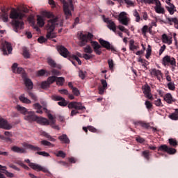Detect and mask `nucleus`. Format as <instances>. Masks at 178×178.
<instances>
[{"label":"nucleus","instance_id":"bb28decb","mask_svg":"<svg viewBox=\"0 0 178 178\" xmlns=\"http://www.w3.org/2000/svg\"><path fill=\"white\" fill-rule=\"evenodd\" d=\"M37 123L40 124H44L48 126L49 124V121L47 118H41L38 116V119L36 120Z\"/></svg>","mask_w":178,"mask_h":178},{"label":"nucleus","instance_id":"dca6fc26","mask_svg":"<svg viewBox=\"0 0 178 178\" xmlns=\"http://www.w3.org/2000/svg\"><path fill=\"white\" fill-rule=\"evenodd\" d=\"M0 129H4V130H10L12 126L8 123V121L3 118H0Z\"/></svg>","mask_w":178,"mask_h":178},{"label":"nucleus","instance_id":"69168bd1","mask_svg":"<svg viewBox=\"0 0 178 178\" xmlns=\"http://www.w3.org/2000/svg\"><path fill=\"white\" fill-rule=\"evenodd\" d=\"M36 154H38V155H41L42 156H50L49 153L46 152H36Z\"/></svg>","mask_w":178,"mask_h":178},{"label":"nucleus","instance_id":"864d4df0","mask_svg":"<svg viewBox=\"0 0 178 178\" xmlns=\"http://www.w3.org/2000/svg\"><path fill=\"white\" fill-rule=\"evenodd\" d=\"M58 105H59L60 106H67V102H66V99H65V98H63L58 102Z\"/></svg>","mask_w":178,"mask_h":178},{"label":"nucleus","instance_id":"c756f323","mask_svg":"<svg viewBox=\"0 0 178 178\" xmlns=\"http://www.w3.org/2000/svg\"><path fill=\"white\" fill-rule=\"evenodd\" d=\"M79 39L81 41L82 45H86V44L88 42V39L87 38V34L81 33L79 35Z\"/></svg>","mask_w":178,"mask_h":178},{"label":"nucleus","instance_id":"4c0bfd02","mask_svg":"<svg viewBox=\"0 0 178 178\" xmlns=\"http://www.w3.org/2000/svg\"><path fill=\"white\" fill-rule=\"evenodd\" d=\"M56 83L57 86H63V84H65V78L62 76L60 77L56 76Z\"/></svg>","mask_w":178,"mask_h":178},{"label":"nucleus","instance_id":"473e14b6","mask_svg":"<svg viewBox=\"0 0 178 178\" xmlns=\"http://www.w3.org/2000/svg\"><path fill=\"white\" fill-rule=\"evenodd\" d=\"M134 40H131L129 41V49L130 51H134L136 49H138L140 47H138V45H136L134 44Z\"/></svg>","mask_w":178,"mask_h":178},{"label":"nucleus","instance_id":"0e129e2a","mask_svg":"<svg viewBox=\"0 0 178 178\" xmlns=\"http://www.w3.org/2000/svg\"><path fill=\"white\" fill-rule=\"evenodd\" d=\"M72 90V93L74 94V95H75L76 97H79L80 95V90H79V89L77 88H74Z\"/></svg>","mask_w":178,"mask_h":178},{"label":"nucleus","instance_id":"7ed1b4c3","mask_svg":"<svg viewBox=\"0 0 178 178\" xmlns=\"http://www.w3.org/2000/svg\"><path fill=\"white\" fill-rule=\"evenodd\" d=\"M161 63L165 66V67H171L172 72H175V70H176V58L172 56L169 55L165 56L162 59Z\"/></svg>","mask_w":178,"mask_h":178},{"label":"nucleus","instance_id":"f704fd0d","mask_svg":"<svg viewBox=\"0 0 178 178\" xmlns=\"http://www.w3.org/2000/svg\"><path fill=\"white\" fill-rule=\"evenodd\" d=\"M168 118L172 120H178V108L175 109V111L171 113Z\"/></svg>","mask_w":178,"mask_h":178},{"label":"nucleus","instance_id":"79ce46f5","mask_svg":"<svg viewBox=\"0 0 178 178\" xmlns=\"http://www.w3.org/2000/svg\"><path fill=\"white\" fill-rule=\"evenodd\" d=\"M168 141H169V144H170V145H171V147H174L175 148H176V147H177V140H176V139L170 138L168 140Z\"/></svg>","mask_w":178,"mask_h":178},{"label":"nucleus","instance_id":"8fccbe9b","mask_svg":"<svg viewBox=\"0 0 178 178\" xmlns=\"http://www.w3.org/2000/svg\"><path fill=\"white\" fill-rule=\"evenodd\" d=\"M167 86L168 90H170L171 91H175V90H176V86H175L174 82H169Z\"/></svg>","mask_w":178,"mask_h":178},{"label":"nucleus","instance_id":"f257e3e1","mask_svg":"<svg viewBox=\"0 0 178 178\" xmlns=\"http://www.w3.org/2000/svg\"><path fill=\"white\" fill-rule=\"evenodd\" d=\"M26 17V14L21 10H17L13 8L10 13V19H13L12 24L13 26L14 31L17 33L19 30L23 29L24 22L22 21L23 17Z\"/></svg>","mask_w":178,"mask_h":178},{"label":"nucleus","instance_id":"58836bf2","mask_svg":"<svg viewBox=\"0 0 178 178\" xmlns=\"http://www.w3.org/2000/svg\"><path fill=\"white\" fill-rule=\"evenodd\" d=\"M41 145H44V147H55V145L52 144L51 142L48 140H43L40 141Z\"/></svg>","mask_w":178,"mask_h":178},{"label":"nucleus","instance_id":"4be33fe9","mask_svg":"<svg viewBox=\"0 0 178 178\" xmlns=\"http://www.w3.org/2000/svg\"><path fill=\"white\" fill-rule=\"evenodd\" d=\"M161 40L163 44H172V37L168 36L165 33H163L161 36Z\"/></svg>","mask_w":178,"mask_h":178},{"label":"nucleus","instance_id":"774afa93","mask_svg":"<svg viewBox=\"0 0 178 178\" xmlns=\"http://www.w3.org/2000/svg\"><path fill=\"white\" fill-rule=\"evenodd\" d=\"M51 98L53 101H61L63 97L58 95H53Z\"/></svg>","mask_w":178,"mask_h":178},{"label":"nucleus","instance_id":"2f4dec72","mask_svg":"<svg viewBox=\"0 0 178 178\" xmlns=\"http://www.w3.org/2000/svg\"><path fill=\"white\" fill-rule=\"evenodd\" d=\"M37 22H38V25L39 26V27H44V24H45V22L44 21L43 17L38 15L37 16Z\"/></svg>","mask_w":178,"mask_h":178},{"label":"nucleus","instance_id":"e2e57ef3","mask_svg":"<svg viewBox=\"0 0 178 178\" xmlns=\"http://www.w3.org/2000/svg\"><path fill=\"white\" fill-rule=\"evenodd\" d=\"M147 33H148V26L145 25L142 28V33L143 35H147Z\"/></svg>","mask_w":178,"mask_h":178},{"label":"nucleus","instance_id":"a19ab883","mask_svg":"<svg viewBox=\"0 0 178 178\" xmlns=\"http://www.w3.org/2000/svg\"><path fill=\"white\" fill-rule=\"evenodd\" d=\"M47 81L49 82L50 86L51 84H54V83L56 82V76H49Z\"/></svg>","mask_w":178,"mask_h":178},{"label":"nucleus","instance_id":"680f3d73","mask_svg":"<svg viewBox=\"0 0 178 178\" xmlns=\"http://www.w3.org/2000/svg\"><path fill=\"white\" fill-rule=\"evenodd\" d=\"M47 41H48V40L47 38H45L44 36H40L38 39V42L40 44H43V42H47Z\"/></svg>","mask_w":178,"mask_h":178},{"label":"nucleus","instance_id":"f3484780","mask_svg":"<svg viewBox=\"0 0 178 178\" xmlns=\"http://www.w3.org/2000/svg\"><path fill=\"white\" fill-rule=\"evenodd\" d=\"M18 65L17 63H15L13 66H12V70L13 72V73H18L19 74H22V76H23V74H26V73L24 72V70L22 67H17Z\"/></svg>","mask_w":178,"mask_h":178},{"label":"nucleus","instance_id":"5701e85b","mask_svg":"<svg viewBox=\"0 0 178 178\" xmlns=\"http://www.w3.org/2000/svg\"><path fill=\"white\" fill-rule=\"evenodd\" d=\"M99 44L103 47V48H106L108 51L111 50V43L106 40H104V39L99 40Z\"/></svg>","mask_w":178,"mask_h":178},{"label":"nucleus","instance_id":"49530a36","mask_svg":"<svg viewBox=\"0 0 178 178\" xmlns=\"http://www.w3.org/2000/svg\"><path fill=\"white\" fill-rule=\"evenodd\" d=\"M169 147L166 145H161L160 147L158 148V151H163V152H168Z\"/></svg>","mask_w":178,"mask_h":178},{"label":"nucleus","instance_id":"aec40b11","mask_svg":"<svg viewBox=\"0 0 178 178\" xmlns=\"http://www.w3.org/2000/svg\"><path fill=\"white\" fill-rule=\"evenodd\" d=\"M134 124L137 127V126H141L143 129H149L150 125L149 123L145 122L144 121H136L134 122Z\"/></svg>","mask_w":178,"mask_h":178},{"label":"nucleus","instance_id":"b1692460","mask_svg":"<svg viewBox=\"0 0 178 178\" xmlns=\"http://www.w3.org/2000/svg\"><path fill=\"white\" fill-rule=\"evenodd\" d=\"M24 147L31 151H41V148L29 143H24Z\"/></svg>","mask_w":178,"mask_h":178},{"label":"nucleus","instance_id":"ddd939ff","mask_svg":"<svg viewBox=\"0 0 178 178\" xmlns=\"http://www.w3.org/2000/svg\"><path fill=\"white\" fill-rule=\"evenodd\" d=\"M91 46L93 48L94 52L96 55H101L102 54V51H101V48L102 47L99 43L97 41H91L90 42Z\"/></svg>","mask_w":178,"mask_h":178},{"label":"nucleus","instance_id":"1a4fd4ad","mask_svg":"<svg viewBox=\"0 0 178 178\" xmlns=\"http://www.w3.org/2000/svg\"><path fill=\"white\" fill-rule=\"evenodd\" d=\"M118 22L121 24H123V26H129V22H130V19L127 16H126V13L122 12L118 16Z\"/></svg>","mask_w":178,"mask_h":178},{"label":"nucleus","instance_id":"603ef678","mask_svg":"<svg viewBox=\"0 0 178 178\" xmlns=\"http://www.w3.org/2000/svg\"><path fill=\"white\" fill-rule=\"evenodd\" d=\"M23 56L26 58H30V52H29V49H27L26 47L23 48Z\"/></svg>","mask_w":178,"mask_h":178},{"label":"nucleus","instance_id":"2eb2a0df","mask_svg":"<svg viewBox=\"0 0 178 178\" xmlns=\"http://www.w3.org/2000/svg\"><path fill=\"white\" fill-rule=\"evenodd\" d=\"M105 23H107V27L109 30H112L113 33H116V24L111 19L106 18L104 19Z\"/></svg>","mask_w":178,"mask_h":178},{"label":"nucleus","instance_id":"bf43d9fd","mask_svg":"<svg viewBox=\"0 0 178 178\" xmlns=\"http://www.w3.org/2000/svg\"><path fill=\"white\" fill-rule=\"evenodd\" d=\"M152 49H151V46L148 45L147 49V53L145 55V58L146 59H148L149 58V56H151V52H152Z\"/></svg>","mask_w":178,"mask_h":178},{"label":"nucleus","instance_id":"c85d7f7f","mask_svg":"<svg viewBox=\"0 0 178 178\" xmlns=\"http://www.w3.org/2000/svg\"><path fill=\"white\" fill-rule=\"evenodd\" d=\"M17 111H18V112H20V113H22V115H27V112H29V111H27V108H26L24 106H22L20 105H17L16 107Z\"/></svg>","mask_w":178,"mask_h":178},{"label":"nucleus","instance_id":"052dcab7","mask_svg":"<svg viewBox=\"0 0 178 178\" xmlns=\"http://www.w3.org/2000/svg\"><path fill=\"white\" fill-rule=\"evenodd\" d=\"M108 64L110 70H113V67L115 66V65L113 64V60L112 59L108 60Z\"/></svg>","mask_w":178,"mask_h":178},{"label":"nucleus","instance_id":"de8ad7c7","mask_svg":"<svg viewBox=\"0 0 178 178\" xmlns=\"http://www.w3.org/2000/svg\"><path fill=\"white\" fill-rule=\"evenodd\" d=\"M134 16L136 17V22L137 23H139L140 20H141V17H140V14L137 11V10H135L134 12Z\"/></svg>","mask_w":178,"mask_h":178},{"label":"nucleus","instance_id":"a18cd8bd","mask_svg":"<svg viewBox=\"0 0 178 178\" xmlns=\"http://www.w3.org/2000/svg\"><path fill=\"white\" fill-rule=\"evenodd\" d=\"M55 155L58 158H66V153L62 150L58 151Z\"/></svg>","mask_w":178,"mask_h":178},{"label":"nucleus","instance_id":"9b49d317","mask_svg":"<svg viewBox=\"0 0 178 178\" xmlns=\"http://www.w3.org/2000/svg\"><path fill=\"white\" fill-rule=\"evenodd\" d=\"M12 44L8 42L5 41L2 43V51L3 52V55H8V54H12L13 51Z\"/></svg>","mask_w":178,"mask_h":178},{"label":"nucleus","instance_id":"6ab92c4d","mask_svg":"<svg viewBox=\"0 0 178 178\" xmlns=\"http://www.w3.org/2000/svg\"><path fill=\"white\" fill-rule=\"evenodd\" d=\"M150 74H152V76H156L158 80H161V79H162V72L159 70H156L155 68L152 69L150 70Z\"/></svg>","mask_w":178,"mask_h":178},{"label":"nucleus","instance_id":"a878e982","mask_svg":"<svg viewBox=\"0 0 178 178\" xmlns=\"http://www.w3.org/2000/svg\"><path fill=\"white\" fill-rule=\"evenodd\" d=\"M164 101L167 102V104H172V102H176V99H173V97H172V94L167 93L164 96Z\"/></svg>","mask_w":178,"mask_h":178},{"label":"nucleus","instance_id":"37998d69","mask_svg":"<svg viewBox=\"0 0 178 178\" xmlns=\"http://www.w3.org/2000/svg\"><path fill=\"white\" fill-rule=\"evenodd\" d=\"M142 156H143L145 160L149 161V150L143 151L142 152Z\"/></svg>","mask_w":178,"mask_h":178},{"label":"nucleus","instance_id":"338daca9","mask_svg":"<svg viewBox=\"0 0 178 178\" xmlns=\"http://www.w3.org/2000/svg\"><path fill=\"white\" fill-rule=\"evenodd\" d=\"M145 105L147 109H151V108H152V103L148 100L145 101Z\"/></svg>","mask_w":178,"mask_h":178},{"label":"nucleus","instance_id":"7c9ffc66","mask_svg":"<svg viewBox=\"0 0 178 178\" xmlns=\"http://www.w3.org/2000/svg\"><path fill=\"white\" fill-rule=\"evenodd\" d=\"M19 99L21 102H23V104H31V100L26 97L24 94L21 95L19 97Z\"/></svg>","mask_w":178,"mask_h":178},{"label":"nucleus","instance_id":"412c9836","mask_svg":"<svg viewBox=\"0 0 178 178\" xmlns=\"http://www.w3.org/2000/svg\"><path fill=\"white\" fill-rule=\"evenodd\" d=\"M11 151L13 152H16L17 154H26L27 151H26V149L23 147H19L17 146H13L11 147Z\"/></svg>","mask_w":178,"mask_h":178},{"label":"nucleus","instance_id":"c03bdc74","mask_svg":"<svg viewBox=\"0 0 178 178\" xmlns=\"http://www.w3.org/2000/svg\"><path fill=\"white\" fill-rule=\"evenodd\" d=\"M49 87H51V85L49 83L48 81H44L42 82L41 88H42L43 90L49 88Z\"/></svg>","mask_w":178,"mask_h":178},{"label":"nucleus","instance_id":"4468645a","mask_svg":"<svg viewBox=\"0 0 178 178\" xmlns=\"http://www.w3.org/2000/svg\"><path fill=\"white\" fill-rule=\"evenodd\" d=\"M57 51L59 52L60 55L61 56H63V58H67L70 53L69 52V50L65 47V46L60 45L57 47Z\"/></svg>","mask_w":178,"mask_h":178},{"label":"nucleus","instance_id":"13d9d810","mask_svg":"<svg viewBox=\"0 0 178 178\" xmlns=\"http://www.w3.org/2000/svg\"><path fill=\"white\" fill-rule=\"evenodd\" d=\"M70 58L73 59V60H76V62H78L79 65H81V60H80V58H79L77 56L73 54L70 56Z\"/></svg>","mask_w":178,"mask_h":178},{"label":"nucleus","instance_id":"0eeeda50","mask_svg":"<svg viewBox=\"0 0 178 178\" xmlns=\"http://www.w3.org/2000/svg\"><path fill=\"white\" fill-rule=\"evenodd\" d=\"M142 90L145 98L150 99V101H154V96H152V93H151V87L148 86V83L142 86Z\"/></svg>","mask_w":178,"mask_h":178},{"label":"nucleus","instance_id":"72a5a7b5","mask_svg":"<svg viewBox=\"0 0 178 178\" xmlns=\"http://www.w3.org/2000/svg\"><path fill=\"white\" fill-rule=\"evenodd\" d=\"M155 10L156 13L165 14V8L161 7V3L156 5Z\"/></svg>","mask_w":178,"mask_h":178},{"label":"nucleus","instance_id":"5fc2aeb1","mask_svg":"<svg viewBox=\"0 0 178 178\" xmlns=\"http://www.w3.org/2000/svg\"><path fill=\"white\" fill-rule=\"evenodd\" d=\"M118 27L119 30H120V31H124V33H127V35H130V32H129V29H126V28L122 25H119Z\"/></svg>","mask_w":178,"mask_h":178},{"label":"nucleus","instance_id":"e433bc0d","mask_svg":"<svg viewBox=\"0 0 178 178\" xmlns=\"http://www.w3.org/2000/svg\"><path fill=\"white\" fill-rule=\"evenodd\" d=\"M143 2H144V3H148L149 5H154V3L156 5L159 3V5H161V1L159 0H143Z\"/></svg>","mask_w":178,"mask_h":178},{"label":"nucleus","instance_id":"f8f14e48","mask_svg":"<svg viewBox=\"0 0 178 178\" xmlns=\"http://www.w3.org/2000/svg\"><path fill=\"white\" fill-rule=\"evenodd\" d=\"M33 108L36 110V113H39L40 115H42V113H44L42 111H44L45 113H49V111L47 109V107L42 108V106H41L40 103H35L33 104Z\"/></svg>","mask_w":178,"mask_h":178},{"label":"nucleus","instance_id":"f03ea898","mask_svg":"<svg viewBox=\"0 0 178 178\" xmlns=\"http://www.w3.org/2000/svg\"><path fill=\"white\" fill-rule=\"evenodd\" d=\"M56 26H63V22H60L59 24V17H55L54 18L49 20L47 24V33L46 35L47 38L49 40L51 38H56V34L54 33Z\"/></svg>","mask_w":178,"mask_h":178},{"label":"nucleus","instance_id":"20e7f679","mask_svg":"<svg viewBox=\"0 0 178 178\" xmlns=\"http://www.w3.org/2000/svg\"><path fill=\"white\" fill-rule=\"evenodd\" d=\"M69 109H76L71 111V116H74L79 113L77 111H86V106H83L81 102H72L68 104Z\"/></svg>","mask_w":178,"mask_h":178},{"label":"nucleus","instance_id":"9d476101","mask_svg":"<svg viewBox=\"0 0 178 178\" xmlns=\"http://www.w3.org/2000/svg\"><path fill=\"white\" fill-rule=\"evenodd\" d=\"M38 119V116L35 115V112L34 111H28L26 115L24 116V120L28 122H37Z\"/></svg>","mask_w":178,"mask_h":178},{"label":"nucleus","instance_id":"ea45409f","mask_svg":"<svg viewBox=\"0 0 178 178\" xmlns=\"http://www.w3.org/2000/svg\"><path fill=\"white\" fill-rule=\"evenodd\" d=\"M43 136L44 137H46L49 141H51L52 143H55V141H56V139L54 138V137L46 132L43 133Z\"/></svg>","mask_w":178,"mask_h":178},{"label":"nucleus","instance_id":"09e8293b","mask_svg":"<svg viewBox=\"0 0 178 178\" xmlns=\"http://www.w3.org/2000/svg\"><path fill=\"white\" fill-rule=\"evenodd\" d=\"M177 151L175 148L169 147L167 149V154H169V155H175Z\"/></svg>","mask_w":178,"mask_h":178},{"label":"nucleus","instance_id":"c9c22d12","mask_svg":"<svg viewBox=\"0 0 178 178\" xmlns=\"http://www.w3.org/2000/svg\"><path fill=\"white\" fill-rule=\"evenodd\" d=\"M167 20L170 22V24L172 25V22L174 23L175 29H178V19L176 17L168 18Z\"/></svg>","mask_w":178,"mask_h":178},{"label":"nucleus","instance_id":"39448f33","mask_svg":"<svg viewBox=\"0 0 178 178\" xmlns=\"http://www.w3.org/2000/svg\"><path fill=\"white\" fill-rule=\"evenodd\" d=\"M70 3H65L63 5V10L65 15V18L70 19L72 17V10H73V1L69 0Z\"/></svg>","mask_w":178,"mask_h":178},{"label":"nucleus","instance_id":"4d7b16f0","mask_svg":"<svg viewBox=\"0 0 178 178\" xmlns=\"http://www.w3.org/2000/svg\"><path fill=\"white\" fill-rule=\"evenodd\" d=\"M84 52L86 54H92L93 50L91 48V46L88 45L86 47H84Z\"/></svg>","mask_w":178,"mask_h":178},{"label":"nucleus","instance_id":"423d86ee","mask_svg":"<svg viewBox=\"0 0 178 178\" xmlns=\"http://www.w3.org/2000/svg\"><path fill=\"white\" fill-rule=\"evenodd\" d=\"M26 163H29V165L33 170H36V172H43L44 173H48V169L34 163H31L30 159H26L24 161Z\"/></svg>","mask_w":178,"mask_h":178},{"label":"nucleus","instance_id":"cd10ccee","mask_svg":"<svg viewBox=\"0 0 178 178\" xmlns=\"http://www.w3.org/2000/svg\"><path fill=\"white\" fill-rule=\"evenodd\" d=\"M47 63L51 66V67H57V69H60V65L56 64L55 60H54L52 58L47 59Z\"/></svg>","mask_w":178,"mask_h":178},{"label":"nucleus","instance_id":"393cba45","mask_svg":"<svg viewBox=\"0 0 178 178\" xmlns=\"http://www.w3.org/2000/svg\"><path fill=\"white\" fill-rule=\"evenodd\" d=\"M58 140H60L63 144H70V139H69L66 134L58 136Z\"/></svg>","mask_w":178,"mask_h":178},{"label":"nucleus","instance_id":"6e6d98bb","mask_svg":"<svg viewBox=\"0 0 178 178\" xmlns=\"http://www.w3.org/2000/svg\"><path fill=\"white\" fill-rule=\"evenodd\" d=\"M165 9L168 10V12H169L170 15H175V13L177 11L176 8L165 7Z\"/></svg>","mask_w":178,"mask_h":178},{"label":"nucleus","instance_id":"6e6552de","mask_svg":"<svg viewBox=\"0 0 178 178\" xmlns=\"http://www.w3.org/2000/svg\"><path fill=\"white\" fill-rule=\"evenodd\" d=\"M22 80L24 83L25 87H26L27 90L31 91L34 87V83H33V81L27 77V74H22Z\"/></svg>","mask_w":178,"mask_h":178},{"label":"nucleus","instance_id":"a211bd4d","mask_svg":"<svg viewBox=\"0 0 178 178\" xmlns=\"http://www.w3.org/2000/svg\"><path fill=\"white\" fill-rule=\"evenodd\" d=\"M101 83L102 84V86L99 88V94L102 95V94H104V92H105V90H106V88H108V83L106 82V80L102 79Z\"/></svg>","mask_w":178,"mask_h":178},{"label":"nucleus","instance_id":"3c124183","mask_svg":"<svg viewBox=\"0 0 178 178\" xmlns=\"http://www.w3.org/2000/svg\"><path fill=\"white\" fill-rule=\"evenodd\" d=\"M28 95H29V97H31V99H33V101L35 102L38 101L37 96L34 93H33L31 91L29 90Z\"/></svg>","mask_w":178,"mask_h":178}]
</instances>
